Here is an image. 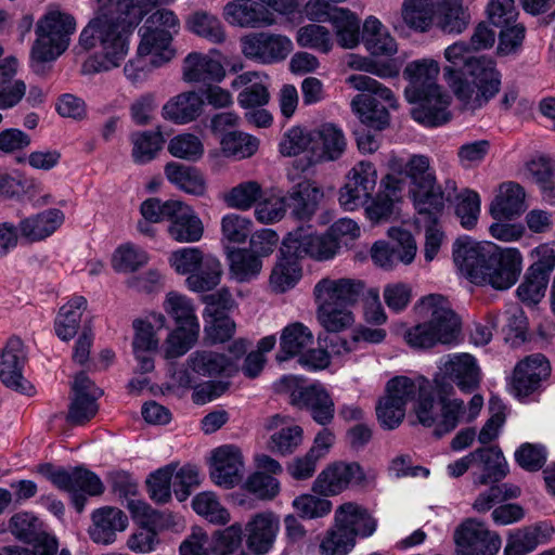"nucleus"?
<instances>
[{"label": "nucleus", "mask_w": 555, "mask_h": 555, "mask_svg": "<svg viewBox=\"0 0 555 555\" xmlns=\"http://www.w3.org/2000/svg\"><path fill=\"white\" fill-rule=\"evenodd\" d=\"M494 42V30L481 22L469 42L457 41L444 50L448 64L443 67V77L464 111L481 109L501 90L502 75L495 62L487 56L470 55V51L490 49Z\"/></svg>", "instance_id": "obj_1"}, {"label": "nucleus", "mask_w": 555, "mask_h": 555, "mask_svg": "<svg viewBox=\"0 0 555 555\" xmlns=\"http://www.w3.org/2000/svg\"><path fill=\"white\" fill-rule=\"evenodd\" d=\"M94 17L82 29L79 46L88 51L98 44L104 60H88L82 66L85 74L106 72L119 66L128 53V38L144 16L133 0H96Z\"/></svg>", "instance_id": "obj_2"}, {"label": "nucleus", "mask_w": 555, "mask_h": 555, "mask_svg": "<svg viewBox=\"0 0 555 555\" xmlns=\"http://www.w3.org/2000/svg\"><path fill=\"white\" fill-rule=\"evenodd\" d=\"M454 262L475 284H489L495 289L512 287L521 272V255L517 249H502L494 244L455 243Z\"/></svg>", "instance_id": "obj_3"}, {"label": "nucleus", "mask_w": 555, "mask_h": 555, "mask_svg": "<svg viewBox=\"0 0 555 555\" xmlns=\"http://www.w3.org/2000/svg\"><path fill=\"white\" fill-rule=\"evenodd\" d=\"M416 314L426 319L404 333L405 343L414 349H427L436 344H450L460 332V319L442 295L423 297L414 307Z\"/></svg>", "instance_id": "obj_4"}, {"label": "nucleus", "mask_w": 555, "mask_h": 555, "mask_svg": "<svg viewBox=\"0 0 555 555\" xmlns=\"http://www.w3.org/2000/svg\"><path fill=\"white\" fill-rule=\"evenodd\" d=\"M453 386L444 380H435L421 388V397L414 406L418 422L426 427L435 426L434 434L441 437L452 431L464 414V402L450 399Z\"/></svg>", "instance_id": "obj_5"}, {"label": "nucleus", "mask_w": 555, "mask_h": 555, "mask_svg": "<svg viewBox=\"0 0 555 555\" xmlns=\"http://www.w3.org/2000/svg\"><path fill=\"white\" fill-rule=\"evenodd\" d=\"M348 82L354 89L362 91L351 102V106L361 122L375 130H382L388 126L389 113L387 107L396 106V99L391 90L376 79L362 74L351 75Z\"/></svg>", "instance_id": "obj_6"}, {"label": "nucleus", "mask_w": 555, "mask_h": 555, "mask_svg": "<svg viewBox=\"0 0 555 555\" xmlns=\"http://www.w3.org/2000/svg\"><path fill=\"white\" fill-rule=\"evenodd\" d=\"M179 27V20L172 11H155L139 30L141 41L138 54L150 55L149 63L154 67L168 63L175 56V50L171 48L172 33L177 34Z\"/></svg>", "instance_id": "obj_7"}, {"label": "nucleus", "mask_w": 555, "mask_h": 555, "mask_svg": "<svg viewBox=\"0 0 555 555\" xmlns=\"http://www.w3.org/2000/svg\"><path fill=\"white\" fill-rule=\"evenodd\" d=\"M75 29L76 21L72 15L61 11L46 13L36 25L33 59L38 62L55 60L68 48Z\"/></svg>", "instance_id": "obj_8"}, {"label": "nucleus", "mask_w": 555, "mask_h": 555, "mask_svg": "<svg viewBox=\"0 0 555 555\" xmlns=\"http://www.w3.org/2000/svg\"><path fill=\"white\" fill-rule=\"evenodd\" d=\"M304 382L297 376H284L276 384V388L279 392L288 395L292 405L308 411L315 423L322 426L331 424L335 414L331 395L318 382L309 386H305Z\"/></svg>", "instance_id": "obj_9"}, {"label": "nucleus", "mask_w": 555, "mask_h": 555, "mask_svg": "<svg viewBox=\"0 0 555 555\" xmlns=\"http://www.w3.org/2000/svg\"><path fill=\"white\" fill-rule=\"evenodd\" d=\"M402 170L417 188L413 192L416 214L422 218L434 219L439 211H443V194L440 188L436 186V177L430 169L429 158L425 155H413Z\"/></svg>", "instance_id": "obj_10"}, {"label": "nucleus", "mask_w": 555, "mask_h": 555, "mask_svg": "<svg viewBox=\"0 0 555 555\" xmlns=\"http://www.w3.org/2000/svg\"><path fill=\"white\" fill-rule=\"evenodd\" d=\"M375 479L376 473L373 469L365 472L358 462H335L318 475L312 490L323 496L337 495L349 486L366 487Z\"/></svg>", "instance_id": "obj_11"}, {"label": "nucleus", "mask_w": 555, "mask_h": 555, "mask_svg": "<svg viewBox=\"0 0 555 555\" xmlns=\"http://www.w3.org/2000/svg\"><path fill=\"white\" fill-rule=\"evenodd\" d=\"M533 254L535 260L517 288L519 299L529 304H537L544 296L551 272L555 268V250L548 244L538 246Z\"/></svg>", "instance_id": "obj_12"}, {"label": "nucleus", "mask_w": 555, "mask_h": 555, "mask_svg": "<svg viewBox=\"0 0 555 555\" xmlns=\"http://www.w3.org/2000/svg\"><path fill=\"white\" fill-rule=\"evenodd\" d=\"M284 241V250L296 255L299 259L309 257L318 261H326L335 257L338 243L330 236L327 231L319 234L310 228L299 227L289 232Z\"/></svg>", "instance_id": "obj_13"}, {"label": "nucleus", "mask_w": 555, "mask_h": 555, "mask_svg": "<svg viewBox=\"0 0 555 555\" xmlns=\"http://www.w3.org/2000/svg\"><path fill=\"white\" fill-rule=\"evenodd\" d=\"M454 540L460 555H495L501 538L475 518H467L455 530Z\"/></svg>", "instance_id": "obj_14"}, {"label": "nucleus", "mask_w": 555, "mask_h": 555, "mask_svg": "<svg viewBox=\"0 0 555 555\" xmlns=\"http://www.w3.org/2000/svg\"><path fill=\"white\" fill-rule=\"evenodd\" d=\"M369 289L365 282L360 279L324 278L315 284L313 295L317 302L348 308L362 300Z\"/></svg>", "instance_id": "obj_15"}, {"label": "nucleus", "mask_w": 555, "mask_h": 555, "mask_svg": "<svg viewBox=\"0 0 555 555\" xmlns=\"http://www.w3.org/2000/svg\"><path fill=\"white\" fill-rule=\"evenodd\" d=\"M293 51L292 40L279 34L258 33L242 39L243 54L262 64L285 60Z\"/></svg>", "instance_id": "obj_16"}, {"label": "nucleus", "mask_w": 555, "mask_h": 555, "mask_svg": "<svg viewBox=\"0 0 555 555\" xmlns=\"http://www.w3.org/2000/svg\"><path fill=\"white\" fill-rule=\"evenodd\" d=\"M103 390L95 386L85 372L76 374L72 384L70 403L67 422L83 425L95 416L99 411L98 399Z\"/></svg>", "instance_id": "obj_17"}, {"label": "nucleus", "mask_w": 555, "mask_h": 555, "mask_svg": "<svg viewBox=\"0 0 555 555\" xmlns=\"http://www.w3.org/2000/svg\"><path fill=\"white\" fill-rule=\"evenodd\" d=\"M40 473L61 490L83 492L91 496L101 495L104 491L101 479L83 467L68 470L62 467L55 468L52 464H43L40 466Z\"/></svg>", "instance_id": "obj_18"}, {"label": "nucleus", "mask_w": 555, "mask_h": 555, "mask_svg": "<svg viewBox=\"0 0 555 555\" xmlns=\"http://www.w3.org/2000/svg\"><path fill=\"white\" fill-rule=\"evenodd\" d=\"M388 235L392 244L377 242L372 247V259L382 268H392L398 262L411 263L416 255V242L408 230L390 228Z\"/></svg>", "instance_id": "obj_19"}, {"label": "nucleus", "mask_w": 555, "mask_h": 555, "mask_svg": "<svg viewBox=\"0 0 555 555\" xmlns=\"http://www.w3.org/2000/svg\"><path fill=\"white\" fill-rule=\"evenodd\" d=\"M26 363L24 343L16 336L10 337L0 353V380L8 388L26 393L30 388L23 375Z\"/></svg>", "instance_id": "obj_20"}, {"label": "nucleus", "mask_w": 555, "mask_h": 555, "mask_svg": "<svg viewBox=\"0 0 555 555\" xmlns=\"http://www.w3.org/2000/svg\"><path fill=\"white\" fill-rule=\"evenodd\" d=\"M244 462L238 448L222 446L212 452L210 477L212 481L224 489L238 485L243 478Z\"/></svg>", "instance_id": "obj_21"}, {"label": "nucleus", "mask_w": 555, "mask_h": 555, "mask_svg": "<svg viewBox=\"0 0 555 555\" xmlns=\"http://www.w3.org/2000/svg\"><path fill=\"white\" fill-rule=\"evenodd\" d=\"M169 214L168 234L179 243L198 242L204 234V224L194 209L185 203L178 201L168 206Z\"/></svg>", "instance_id": "obj_22"}, {"label": "nucleus", "mask_w": 555, "mask_h": 555, "mask_svg": "<svg viewBox=\"0 0 555 555\" xmlns=\"http://www.w3.org/2000/svg\"><path fill=\"white\" fill-rule=\"evenodd\" d=\"M439 72V64L435 60L423 59L409 63L403 70V77L409 80L404 90L408 101L414 102L422 94L441 89L437 83Z\"/></svg>", "instance_id": "obj_23"}, {"label": "nucleus", "mask_w": 555, "mask_h": 555, "mask_svg": "<svg viewBox=\"0 0 555 555\" xmlns=\"http://www.w3.org/2000/svg\"><path fill=\"white\" fill-rule=\"evenodd\" d=\"M411 115L415 121L426 127H438L451 120L452 114L449 109L451 96L441 89L435 92L422 94L415 99Z\"/></svg>", "instance_id": "obj_24"}, {"label": "nucleus", "mask_w": 555, "mask_h": 555, "mask_svg": "<svg viewBox=\"0 0 555 555\" xmlns=\"http://www.w3.org/2000/svg\"><path fill=\"white\" fill-rule=\"evenodd\" d=\"M551 373L550 361L542 353H534L521 360L514 370L513 388L517 396H529Z\"/></svg>", "instance_id": "obj_25"}, {"label": "nucleus", "mask_w": 555, "mask_h": 555, "mask_svg": "<svg viewBox=\"0 0 555 555\" xmlns=\"http://www.w3.org/2000/svg\"><path fill=\"white\" fill-rule=\"evenodd\" d=\"M92 524L88 529L90 539L96 544L108 545L115 542L117 532L128 526L127 515L117 507L104 506L91 515Z\"/></svg>", "instance_id": "obj_26"}, {"label": "nucleus", "mask_w": 555, "mask_h": 555, "mask_svg": "<svg viewBox=\"0 0 555 555\" xmlns=\"http://www.w3.org/2000/svg\"><path fill=\"white\" fill-rule=\"evenodd\" d=\"M224 18L241 27H267L275 24V16L260 1L235 0L224 7Z\"/></svg>", "instance_id": "obj_27"}, {"label": "nucleus", "mask_w": 555, "mask_h": 555, "mask_svg": "<svg viewBox=\"0 0 555 555\" xmlns=\"http://www.w3.org/2000/svg\"><path fill=\"white\" fill-rule=\"evenodd\" d=\"M335 526L356 542L357 537L366 538L373 534L376 521L365 508L357 503L347 502L336 509Z\"/></svg>", "instance_id": "obj_28"}, {"label": "nucleus", "mask_w": 555, "mask_h": 555, "mask_svg": "<svg viewBox=\"0 0 555 555\" xmlns=\"http://www.w3.org/2000/svg\"><path fill=\"white\" fill-rule=\"evenodd\" d=\"M553 533V526L546 521H539L516 529L508 534L504 554L527 555L533 552L540 544L546 543Z\"/></svg>", "instance_id": "obj_29"}, {"label": "nucleus", "mask_w": 555, "mask_h": 555, "mask_svg": "<svg viewBox=\"0 0 555 555\" xmlns=\"http://www.w3.org/2000/svg\"><path fill=\"white\" fill-rule=\"evenodd\" d=\"M347 146L343 131L333 124H323L313 130V147L310 160L320 163L336 160Z\"/></svg>", "instance_id": "obj_30"}, {"label": "nucleus", "mask_w": 555, "mask_h": 555, "mask_svg": "<svg viewBox=\"0 0 555 555\" xmlns=\"http://www.w3.org/2000/svg\"><path fill=\"white\" fill-rule=\"evenodd\" d=\"M436 380L455 384L463 392H473L479 386V367L468 353L454 356L444 364V376Z\"/></svg>", "instance_id": "obj_31"}, {"label": "nucleus", "mask_w": 555, "mask_h": 555, "mask_svg": "<svg viewBox=\"0 0 555 555\" xmlns=\"http://www.w3.org/2000/svg\"><path fill=\"white\" fill-rule=\"evenodd\" d=\"M279 526V518L272 513L257 514L246 526L248 550L256 555L269 552L273 546Z\"/></svg>", "instance_id": "obj_32"}, {"label": "nucleus", "mask_w": 555, "mask_h": 555, "mask_svg": "<svg viewBox=\"0 0 555 555\" xmlns=\"http://www.w3.org/2000/svg\"><path fill=\"white\" fill-rule=\"evenodd\" d=\"M286 209L298 220L310 219L323 198L322 190L310 181H302L294 185L285 195Z\"/></svg>", "instance_id": "obj_33"}, {"label": "nucleus", "mask_w": 555, "mask_h": 555, "mask_svg": "<svg viewBox=\"0 0 555 555\" xmlns=\"http://www.w3.org/2000/svg\"><path fill=\"white\" fill-rule=\"evenodd\" d=\"M470 21V12L463 0H436V24L444 34L460 35Z\"/></svg>", "instance_id": "obj_34"}, {"label": "nucleus", "mask_w": 555, "mask_h": 555, "mask_svg": "<svg viewBox=\"0 0 555 555\" xmlns=\"http://www.w3.org/2000/svg\"><path fill=\"white\" fill-rule=\"evenodd\" d=\"M473 454L474 465L482 470V474L475 480L476 485L498 482L507 475V464L499 447L478 448Z\"/></svg>", "instance_id": "obj_35"}, {"label": "nucleus", "mask_w": 555, "mask_h": 555, "mask_svg": "<svg viewBox=\"0 0 555 555\" xmlns=\"http://www.w3.org/2000/svg\"><path fill=\"white\" fill-rule=\"evenodd\" d=\"M64 222V214L56 208L44 210L20 222L21 235L28 242H38L50 236Z\"/></svg>", "instance_id": "obj_36"}, {"label": "nucleus", "mask_w": 555, "mask_h": 555, "mask_svg": "<svg viewBox=\"0 0 555 555\" xmlns=\"http://www.w3.org/2000/svg\"><path fill=\"white\" fill-rule=\"evenodd\" d=\"M225 75L219 61L192 52L183 62V78L189 82L221 81Z\"/></svg>", "instance_id": "obj_37"}, {"label": "nucleus", "mask_w": 555, "mask_h": 555, "mask_svg": "<svg viewBox=\"0 0 555 555\" xmlns=\"http://www.w3.org/2000/svg\"><path fill=\"white\" fill-rule=\"evenodd\" d=\"M525 190L515 182L500 185L499 194L491 203L490 212L494 219H512L525 210Z\"/></svg>", "instance_id": "obj_38"}, {"label": "nucleus", "mask_w": 555, "mask_h": 555, "mask_svg": "<svg viewBox=\"0 0 555 555\" xmlns=\"http://www.w3.org/2000/svg\"><path fill=\"white\" fill-rule=\"evenodd\" d=\"M17 61L15 57H7L0 63V109H7L21 102L26 93V85L21 79H15Z\"/></svg>", "instance_id": "obj_39"}, {"label": "nucleus", "mask_w": 555, "mask_h": 555, "mask_svg": "<svg viewBox=\"0 0 555 555\" xmlns=\"http://www.w3.org/2000/svg\"><path fill=\"white\" fill-rule=\"evenodd\" d=\"M204 101L196 92H183L170 99L163 107V116L176 124H186L196 119Z\"/></svg>", "instance_id": "obj_40"}, {"label": "nucleus", "mask_w": 555, "mask_h": 555, "mask_svg": "<svg viewBox=\"0 0 555 555\" xmlns=\"http://www.w3.org/2000/svg\"><path fill=\"white\" fill-rule=\"evenodd\" d=\"M300 259L296 256L287 254L284 250V241L280 248V258L272 269L270 275V285L276 293H284L295 286L301 278Z\"/></svg>", "instance_id": "obj_41"}, {"label": "nucleus", "mask_w": 555, "mask_h": 555, "mask_svg": "<svg viewBox=\"0 0 555 555\" xmlns=\"http://www.w3.org/2000/svg\"><path fill=\"white\" fill-rule=\"evenodd\" d=\"M188 367L202 376H218L233 370V361L225 354L212 350H196L186 360Z\"/></svg>", "instance_id": "obj_42"}, {"label": "nucleus", "mask_w": 555, "mask_h": 555, "mask_svg": "<svg viewBox=\"0 0 555 555\" xmlns=\"http://www.w3.org/2000/svg\"><path fill=\"white\" fill-rule=\"evenodd\" d=\"M312 344L313 335L311 331L301 323H293L282 332L281 349L276 354V360L283 362L295 356H300Z\"/></svg>", "instance_id": "obj_43"}, {"label": "nucleus", "mask_w": 555, "mask_h": 555, "mask_svg": "<svg viewBox=\"0 0 555 555\" xmlns=\"http://www.w3.org/2000/svg\"><path fill=\"white\" fill-rule=\"evenodd\" d=\"M165 175L172 184L185 193L202 196L206 192L205 179L195 167L171 162L166 165Z\"/></svg>", "instance_id": "obj_44"}, {"label": "nucleus", "mask_w": 555, "mask_h": 555, "mask_svg": "<svg viewBox=\"0 0 555 555\" xmlns=\"http://www.w3.org/2000/svg\"><path fill=\"white\" fill-rule=\"evenodd\" d=\"M86 308L87 299L83 296H75L60 309L55 320V333L59 338L68 341L77 334Z\"/></svg>", "instance_id": "obj_45"}, {"label": "nucleus", "mask_w": 555, "mask_h": 555, "mask_svg": "<svg viewBox=\"0 0 555 555\" xmlns=\"http://www.w3.org/2000/svg\"><path fill=\"white\" fill-rule=\"evenodd\" d=\"M10 532L25 543H48V540H56L42 529V522L30 513H17L9 522Z\"/></svg>", "instance_id": "obj_46"}, {"label": "nucleus", "mask_w": 555, "mask_h": 555, "mask_svg": "<svg viewBox=\"0 0 555 555\" xmlns=\"http://www.w3.org/2000/svg\"><path fill=\"white\" fill-rule=\"evenodd\" d=\"M164 309L175 321L176 327L199 332V322L195 314L193 301L184 295L170 292L164 301Z\"/></svg>", "instance_id": "obj_47"}, {"label": "nucleus", "mask_w": 555, "mask_h": 555, "mask_svg": "<svg viewBox=\"0 0 555 555\" xmlns=\"http://www.w3.org/2000/svg\"><path fill=\"white\" fill-rule=\"evenodd\" d=\"M223 270L220 261L206 255L194 272L185 280L188 287L197 293L209 292L219 285Z\"/></svg>", "instance_id": "obj_48"}, {"label": "nucleus", "mask_w": 555, "mask_h": 555, "mask_svg": "<svg viewBox=\"0 0 555 555\" xmlns=\"http://www.w3.org/2000/svg\"><path fill=\"white\" fill-rule=\"evenodd\" d=\"M338 43L345 49H352L360 40V21L347 9L335 8L330 15Z\"/></svg>", "instance_id": "obj_49"}, {"label": "nucleus", "mask_w": 555, "mask_h": 555, "mask_svg": "<svg viewBox=\"0 0 555 555\" xmlns=\"http://www.w3.org/2000/svg\"><path fill=\"white\" fill-rule=\"evenodd\" d=\"M435 15L436 5L431 0H404L403 2V21L416 31H428L434 24Z\"/></svg>", "instance_id": "obj_50"}, {"label": "nucleus", "mask_w": 555, "mask_h": 555, "mask_svg": "<svg viewBox=\"0 0 555 555\" xmlns=\"http://www.w3.org/2000/svg\"><path fill=\"white\" fill-rule=\"evenodd\" d=\"M230 273L237 282H248L261 271L262 261L246 248H228Z\"/></svg>", "instance_id": "obj_51"}, {"label": "nucleus", "mask_w": 555, "mask_h": 555, "mask_svg": "<svg viewBox=\"0 0 555 555\" xmlns=\"http://www.w3.org/2000/svg\"><path fill=\"white\" fill-rule=\"evenodd\" d=\"M185 25L190 31L212 43H221L225 40V31L221 22L208 12H194L186 18Z\"/></svg>", "instance_id": "obj_52"}, {"label": "nucleus", "mask_w": 555, "mask_h": 555, "mask_svg": "<svg viewBox=\"0 0 555 555\" xmlns=\"http://www.w3.org/2000/svg\"><path fill=\"white\" fill-rule=\"evenodd\" d=\"M176 379L181 387H194L193 401L197 404H204L224 393L230 386L229 382L209 380L195 386L193 376L186 371L176 373Z\"/></svg>", "instance_id": "obj_53"}, {"label": "nucleus", "mask_w": 555, "mask_h": 555, "mask_svg": "<svg viewBox=\"0 0 555 555\" xmlns=\"http://www.w3.org/2000/svg\"><path fill=\"white\" fill-rule=\"evenodd\" d=\"M132 158L137 164H146L162 150L164 138L159 131L135 132L131 135Z\"/></svg>", "instance_id": "obj_54"}, {"label": "nucleus", "mask_w": 555, "mask_h": 555, "mask_svg": "<svg viewBox=\"0 0 555 555\" xmlns=\"http://www.w3.org/2000/svg\"><path fill=\"white\" fill-rule=\"evenodd\" d=\"M425 384H429V382L426 379L414 382L406 376H396L387 383V393L384 398L405 408L406 403L412 401L416 395L421 397V388L425 387Z\"/></svg>", "instance_id": "obj_55"}, {"label": "nucleus", "mask_w": 555, "mask_h": 555, "mask_svg": "<svg viewBox=\"0 0 555 555\" xmlns=\"http://www.w3.org/2000/svg\"><path fill=\"white\" fill-rule=\"evenodd\" d=\"M330 346L325 345V348L320 347L318 349H309L306 352H302L298 362L302 366H307L311 370H323L330 365V354L326 348H330L331 351L336 354L348 352L350 350L348 343L336 335L330 338Z\"/></svg>", "instance_id": "obj_56"}, {"label": "nucleus", "mask_w": 555, "mask_h": 555, "mask_svg": "<svg viewBox=\"0 0 555 555\" xmlns=\"http://www.w3.org/2000/svg\"><path fill=\"white\" fill-rule=\"evenodd\" d=\"M199 332L176 327L170 331L164 345L163 353L167 360L178 359L184 356L198 340Z\"/></svg>", "instance_id": "obj_57"}, {"label": "nucleus", "mask_w": 555, "mask_h": 555, "mask_svg": "<svg viewBox=\"0 0 555 555\" xmlns=\"http://www.w3.org/2000/svg\"><path fill=\"white\" fill-rule=\"evenodd\" d=\"M258 140L238 131H229L221 139V147L227 156L243 159L250 157L258 150Z\"/></svg>", "instance_id": "obj_58"}, {"label": "nucleus", "mask_w": 555, "mask_h": 555, "mask_svg": "<svg viewBox=\"0 0 555 555\" xmlns=\"http://www.w3.org/2000/svg\"><path fill=\"white\" fill-rule=\"evenodd\" d=\"M261 196V185L256 181H246L232 188L224 194L223 199L231 208L248 210Z\"/></svg>", "instance_id": "obj_59"}, {"label": "nucleus", "mask_w": 555, "mask_h": 555, "mask_svg": "<svg viewBox=\"0 0 555 555\" xmlns=\"http://www.w3.org/2000/svg\"><path fill=\"white\" fill-rule=\"evenodd\" d=\"M312 147L313 130L299 126L287 130L280 142V152L284 156H296L305 151L312 154Z\"/></svg>", "instance_id": "obj_60"}, {"label": "nucleus", "mask_w": 555, "mask_h": 555, "mask_svg": "<svg viewBox=\"0 0 555 555\" xmlns=\"http://www.w3.org/2000/svg\"><path fill=\"white\" fill-rule=\"evenodd\" d=\"M318 304L319 321L327 332L338 333L353 323V315L346 308H338L334 304Z\"/></svg>", "instance_id": "obj_61"}, {"label": "nucleus", "mask_w": 555, "mask_h": 555, "mask_svg": "<svg viewBox=\"0 0 555 555\" xmlns=\"http://www.w3.org/2000/svg\"><path fill=\"white\" fill-rule=\"evenodd\" d=\"M194 511L205 517L208 521L224 525L230 520L229 512L220 504L217 496L211 492L197 494L192 502Z\"/></svg>", "instance_id": "obj_62"}, {"label": "nucleus", "mask_w": 555, "mask_h": 555, "mask_svg": "<svg viewBox=\"0 0 555 555\" xmlns=\"http://www.w3.org/2000/svg\"><path fill=\"white\" fill-rule=\"evenodd\" d=\"M455 215L461 225L467 230L475 228L480 212V197L472 190H464L455 196Z\"/></svg>", "instance_id": "obj_63"}, {"label": "nucleus", "mask_w": 555, "mask_h": 555, "mask_svg": "<svg viewBox=\"0 0 555 555\" xmlns=\"http://www.w3.org/2000/svg\"><path fill=\"white\" fill-rule=\"evenodd\" d=\"M177 465L169 464L151 474L146 480L149 493L157 503H167L171 499V486Z\"/></svg>", "instance_id": "obj_64"}]
</instances>
